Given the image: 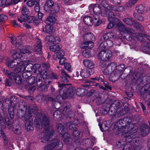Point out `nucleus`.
Here are the masks:
<instances>
[{"label": "nucleus", "instance_id": "f257e3e1", "mask_svg": "<svg viewBox=\"0 0 150 150\" xmlns=\"http://www.w3.org/2000/svg\"><path fill=\"white\" fill-rule=\"evenodd\" d=\"M34 122L37 128L39 129L43 128V131L39 134L38 137L42 142H47L54 133L53 129L50 126V118L45 115L40 114L36 117Z\"/></svg>", "mask_w": 150, "mask_h": 150}, {"label": "nucleus", "instance_id": "f03ea898", "mask_svg": "<svg viewBox=\"0 0 150 150\" xmlns=\"http://www.w3.org/2000/svg\"><path fill=\"white\" fill-rule=\"evenodd\" d=\"M125 67V65L123 64L117 67L115 63L112 62L108 68L103 71V73L105 75L110 74L109 79L112 82H115L119 78L120 74L124 69Z\"/></svg>", "mask_w": 150, "mask_h": 150}, {"label": "nucleus", "instance_id": "7ed1b4c3", "mask_svg": "<svg viewBox=\"0 0 150 150\" xmlns=\"http://www.w3.org/2000/svg\"><path fill=\"white\" fill-rule=\"evenodd\" d=\"M129 119L128 117H125L119 120V123L122 126V129L123 131L122 133L125 137H127V139L129 142L131 137H133L134 134H136L137 132L136 129L134 127L133 124L131 122H128Z\"/></svg>", "mask_w": 150, "mask_h": 150}, {"label": "nucleus", "instance_id": "20e7f679", "mask_svg": "<svg viewBox=\"0 0 150 150\" xmlns=\"http://www.w3.org/2000/svg\"><path fill=\"white\" fill-rule=\"evenodd\" d=\"M129 119L128 117H125L119 120V123L122 126V129L123 131L122 133L125 137H127V139L129 142L131 137H133L134 134H136L137 132L136 129L134 127L133 124L131 122H128Z\"/></svg>", "mask_w": 150, "mask_h": 150}, {"label": "nucleus", "instance_id": "39448f33", "mask_svg": "<svg viewBox=\"0 0 150 150\" xmlns=\"http://www.w3.org/2000/svg\"><path fill=\"white\" fill-rule=\"evenodd\" d=\"M58 86L60 88L59 91V95H58L56 99L58 102H61L63 99H65L69 97L73 98L74 97V89L71 86L67 83H59Z\"/></svg>", "mask_w": 150, "mask_h": 150}, {"label": "nucleus", "instance_id": "423d86ee", "mask_svg": "<svg viewBox=\"0 0 150 150\" xmlns=\"http://www.w3.org/2000/svg\"><path fill=\"white\" fill-rule=\"evenodd\" d=\"M101 6L98 4L91 5L89 9L90 11H93L95 15L100 14L104 17L107 16L110 11V7L106 2V0H98Z\"/></svg>", "mask_w": 150, "mask_h": 150}, {"label": "nucleus", "instance_id": "0eeeda50", "mask_svg": "<svg viewBox=\"0 0 150 150\" xmlns=\"http://www.w3.org/2000/svg\"><path fill=\"white\" fill-rule=\"evenodd\" d=\"M71 105L68 104L63 109L61 108L60 110H57L54 112L53 116L54 119L57 120L61 119H66L69 117L71 118L74 115L73 112L70 109Z\"/></svg>", "mask_w": 150, "mask_h": 150}, {"label": "nucleus", "instance_id": "6e6552de", "mask_svg": "<svg viewBox=\"0 0 150 150\" xmlns=\"http://www.w3.org/2000/svg\"><path fill=\"white\" fill-rule=\"evenodd\" d=\"M36 112V110H34L33 109H31L29 108H27L25 110L23 117L26 121L25 129L28 131L32 130L33 129L32 116Z\"/></svg>", "mask_w": 150, "mask_h": 150}, {"label": "nucleus", "instance_id": "1a4fd4ad", "mask_svg": "<svg viewBox=\"0 0 150 150\" xmlns=\"http://www.w3.org/2000/svg\"><path fill=\"white\" fill-rule=\"evenodd\" d=\"M11 42L14 47H16L18 49L22 54L28 53L30 54L29 49L30 47L29 46H27L26 48H23V45L21 44V36H18L16 39L13 36L11 37Z\"/></svg>", "mask_w": 150, "mask_h": 150}, {"label": "nucleus", "instance_id": "9d476101", "mask_svg": "<svg viewBox=\"0 0 150 150\" xmlns=\"http://www.w3.org/2000/svg\"><path fill=\"white\" fill-rule=\"evenodd\" d=\"M134 134L133 137H131L129 140H132L130 142L128 141V139H127V137H125L127 143L124 146L123 150H140V146L137 145L136 143L139 140V138L137 137Z\"/></svg>", "mask_w": 150, "mask_h": 150}, {"label": "nucleus", "instance_id": "9b49d317", "mask_svg": "<svg viewBox=\"0 0 150 150\" xmlns=\"http://www.w3.org/2000/svg\"><path fill=\"white\" fill-rule=\"evenodd\" d=\"M28 65L30 68H27V71H30L32 70L33 64L30 63L29 60L21 61L20 60V62L18 65V67L15 69L14 71L18 73H21L25 71L26 69V67Z\"/></svg>", "mask_w": 150, "mask_h": 150}, {"label": "nucleus", "instance_id": "f8f14e48", "mask_svg": "<svg viewBox=\"0 0 150 150\" xmlns=\"http://www.w3.org/2000/svg\"><path fill=\"white\" fill-rule=\"evenodd\" d=\"M65 129L63 125L61 123L58 124L57 130L58 133L62 135L61 137L64 138V142L67 144H70V142L72 140L70 135L67 133L65 132Z\"/></svg>", "mask_w": 150, "mask_h": 150}, {"label": "nucleus", "instance_id": "ddd939ff", "mask_svg": "<svg viewBox=\"0 0 150 150\" xmlns=\"http://www.w3.org/2000/svg\"><path fill=\"white\" fill-rule=\"evenodd\" d=\"M14 59L12 60H7L6 65L10 68H13L18 66L20 62V58L22 57V55L18 52H16L13 54Z\"/></svg>", "mask_w": 150, "mask_h": 150}, {"label": "nucleus", "instance_id": "4468645a", "mask_svg": "<svg viewBox=\"0 0 150 150\" xmlns=\"http://www.w3.org/2000/svg\"><path fill=\"white\" fill-rule=\"evenodd\" d=\"M41 76L43 79L47 78V73L45 70H43L42 71H41L40 74H38L37 76L36 83L37 86L38 87V90L40 92L43 91L42 88L45 86L42 85V82Z\"/></svg>", "mask_w": 150, "mask_h": 150}, {"label": "nucleus", "instance_id": "2eb2a0df", "mask_svg": "<svg viewBox=\"0 0 150 150\" xmlns=\"http://www.w3.org/2000/svg\"><path fill=\"white\" fill-rule=\"evenodd\" d=\"M137 38L139 40L142 42L143 41V39L146 38L147 40L150 41V36L146 35L145 34L139 33L137 36ZM142 51L144 53H147L150 55V42L147 44L146 46L143 48Z\"/></svg>", "mask_w": 150, "mask_h": 150}, {"label": "nucleus", "instance_id": "dca6fc26", "mask_svg": "<svg viewBox=\"0 0 150 150\" xmlns=\"http://www.w3.org/2000/svg\"><path fill=\"white\" fill-rule=\"evenodd\" d=\"M107 16L108 17L109 21L110 22L107 27L108 29L111 28L115 24L117 23H120L121 22L118 19L114 18V14L111 11L109 12Z\"/></svg>", "mask_w": 150, "mask_h": 150}, {"label": "nucleus", "instance_id": "f3484780", "mask_svg": "<svg viewBox=\"0 0 150 150\" xmlns=\"http://www.w3.org/2000/svg\"><path fill=\"white\" fill-rule=\"evenodd\" d=\"M59 145L60 150L62 149V144L61 142L58 139H55L52 140L50 143L45 147V149L47 150H50Z\"/></svg>", "mask_w": 150, "mask_h": 150}, {"label": "nucleus", "instance_id": "a211bd4d", "mask_svg": "<svg viewBox=\"0 0 150 150\" xmlns=\"http://www.w3.org/2000/svg\"><path fill=\"white\" fill-rule=\"evenodd\" d=\"M100 42L99 45V47L101 48H104V49H106L111 47L113 45V42L112 40H103L102 41L100 40Z\"/></svg>", "mask_w": 150, "mask_h": 150}, {"label": "nucleus", "instance_id": "6ab92c4d", "mask_svg": "<svg viewBox=\"0 0 150 150\" xmlns=\"http://www.w3.org/2000/svg\"><path fill=\"white\" fill-rule=\"evenodd\" d=\"M45 40L49 45H51V44L54 45L55 44H59L61 41V39L59 37L56 36L53 37L52 36H47Z\"/></svg>", "mask_w": 150, "mask_h": 150}, {"label": "nucleus", "instance_id": "aec40b11", "mask_svg": "<svg viewBox=\"0 0 150 150\" xmlns=\"http://www.w3.org/2000/svg\"><path fill=\"white\" fill-rule=\"evenodd\" d=\"M35 40L37 43L34 45V51L37 54H40L42 53V46L41 40L38 38H36Z\"/></svg>", "mask_w": 150, "mask_h": 150}, {"label": "nucleus", "instance_id": "412c9836", "mask_svg": "<svg viewBox=\"0 0 150 150\" xmlns=\"http://www.w3.org/2000/svg\"><path fill=\"white\" fill-rule=\"evenodd\" d=\"M119 30L121 32L124 33H126L127 34H134L135 33V32L132 29L129 28H126L125 25L122 23H120L118 26Z\"/></svg>", "mask_w": 150, "mask_h": 150}, {"label": "nucleus", "instance_id": "4be33fe9", "mask_svg": "<svg viewBox=\"0 0 150 150\" xmlns=\"http://www.w3.org/2000/svg\"><path fill=\"white\" fill-rule=\"evenodd\" d=\"M73 134L75 137V139H76L75 140V144L77 145L80 146L81 143V140L80 139L81 135L79 132L77 130H74L73 132Z\"/></svg>", "mask_w": 150, "mask_h": 150}, {"label": "nucleus", "instance_id": "5701e85b", "mask_svg": "<svg viewBox=\"0 0 150 150\" xmlns=\"http://www.w3.org/2000/svg\"><path fill=\"white\" fill-rule=\"evenodd\" d=\"M115 34L112 32L107 33L103 35L101 38L100 40L102 41L103 40H112L113 39L116 37Z\"/></svg>", "mask_w": 150, "mask_h": 150}, {"label": "nucleus", "instance_id": "b1692460", "mask_svg": "<svg viewBox=\"0 0 150 150\" xmlns=\"http://www.w3.org/2000/svg\"><path fill=\"white\" fill-rule=\"evenodd\" d=\"M54 4V2L52 0H48L45 4L44 9L46 12H49Z\"/></svg>", "mask_w": 150, "mask_h": 150}, {"label": "nucleus", "instance_id": "393cba45", "mask_svg": "<svg viewBox=\"0 0 150 150\" xmlns=\"http://www.w3.org/2000/svg\"><path fill=\"white\" fill-rule=\"evenodd\" d=\"M120 106V103L118 101H115L110 106L109 111H111L113 113H115L119 108ZM113 114H114V113Z\"/></svg>", "mask_w": 150, "mask_h": 150}, {"label": "nucleus", "instance_id": "a878e982", "mask_svg": "<svg viewBox=\"0 0 150 150\" xmlns=\"http://www.w3.org/2000/svg\"><path fill=\"white\" fill-rule=\"evenodd\" d=\"M4 72L12 81L13 82L15 80L17 76L14 73L11 72L10 71L5 69L4 70Z\"/></svg>", "mask_w": 150, "mask_h": 150}, {"label": "nucleus", "instance_id": "bb28decb", "mask_svg": "<svg viewBox=\"0 0 150 150\" xmlns=\"http://www.w3.org/2000/svg\"><path fill=\"white\" fill-rule=\"evenodd\" d=\"M83 44L84 46H81V48H84L86 49L87 48L88 49H90L92 48L94 45V43L91 41H86L83 42Z\"/></svg>", "mask_w": 150, "mask_h": 150}, {"label": "nucleus", "instance_id": "cd10ccee", "mask_svg": "<svg viewBox=\"0 0 150 150\" xmlns=\"http://www.w3.org/2000/svg\"><path fill=\"white\" fill-rule=\"evenodd\" d=\"M64 55V52L62 49H61L59 51H57L53 55V58L54 59H59L62 57Z\"/></svg>", "mask_w": 150, "mask_h": 150}, {"label": "nucleus", "instance_id": "c85d7f7f", "mask_svg": "<svg viewBox=\"0 0 150 150\" xmlns=\"http://www.w3.org/2000/svg\"><path fill=\"white\" fill-rule=\"evenodd\" d=\"M79 122L78 120H74V123L72 122H69L67 123V125L69 129L71 130H74L75 129V125H77L79 123Z\"/></svg>", "mask_w": 150, "mask_h": 150}, {"label": "nucleus", "instance_id": "c756f323", "mask_svg": "<svg viewBox=\"0 0 150 150\" xmlns=\"http://www.w3.org/2000/svg\"><path fill=\"white\" fill-rule=\"evenodd\" d=\"M83 63L85 67L89 69H92L94 67V64L91 61L88 59L83 60Z\"/></svg>", "mask_w": 150, "mask_h": 150}, {"label": "nucleus", "instance_id": "7c9ffc66", "mask_svg": "<svg viewBox=\"0 0 150 150\" xmlns=\"http://www.w3.org/2000/svg\"><path fill=\"white\" fill-rule=\"evenodd\" d=\"M95 26H98L101 24L102 21L99 18L97 15H93L92 23Z\"/></svg>", "mask_w": 150, "mask_h": 150}, {"label": "nucleus", "instance_id": "2f4dec72", "mask_svg": "<svg viewBox=\"0 0 150 150\" xmlns=\"http://www.w3.org/2000/svg\"><path fill=\"white\" fill-rule=\"evenodd\" d=\"M110 9L115 11L122 12L125 10V8L123 6H112L110 7Z\"/></svg>", "mask_w": 150, "mask_h": 150}, {"label": "nucleus", "instance_id": "473e14b6", "mask_svg": "<svg viewBox=\"0 0 150 150\" xmlns=\"http://www.w3.org/2000/svg\"><path fill=\"white\" fill-rule=\"evenodd\" d=\"M49 47L51 51L56 52L60 50L61 49V47L58 45L51 44V45H50Z\"/></svg>", "mask_w": 150, "mask_h": 150}, {"label": "nucleus", "instance_id": "72a5a7b5", "mask_svg": "<svg viewBox=\"0 0 150 150\" xmlns=\"http://www.w3.org/2000/svg\"><path fill=\"white\" fill-rule=\"evenodd\" d=\"M136 9L138 13L141 14L145 13L146 10L144 6L141 4L137 5L136 7Z\"/></svg>", "mask_w": 150, "mask_h": 150}, {"label": "nucleus", "instance_id": "f704fd0d", "mask_svg": "<svg viewBox=\"0 0 150 150\" xmlns=\"http://www.w3.org/2000/svg\"><path fill=\"white\" fill-rule=\"evenodd\" d=\"M32 71L33 69L34 70V73L35 74H40L41 71V69L40 68V65L39 64H35L33 66V65Z\"/></svg>", "mask_w": 150, "mask_h": 150}, {"label": "nucleus", "instance_id": "c9c22d12", "mask_svg": "<svg viewBox=\"0 0 150 150\" xmlns=\"http://www.w3.org/2000/svg\"><path fill=\"white\" fill-rule=\"evenodd\" d=\"M90 74L89 70L86 69H82L80 72V76L82 77L86 78L90 76Z\"/></svg>", "mask_w": 150, "mask_h": 150}, {"label": "nucleus", "instance_id": "e433bc0d", "mask_svg": "<svg viewBox=\"0 0 150 150\" xmlns=\"http://www.w3.org/2000/svg\"><path fill=\"white\" fill-rule=\"evenodd\" d=\"M43 30L44 32L49 34H51L54 32L53 26L49 24H47L45 26V28H43Z\"/></svg>", "mask_w": 150, "mask_h": 150}, {"label": "nucleus", "instance_id": "4c0bfd02", "mask_svg": "<svg viewBox=\"0 0 150 150\" xmlns=\"http://www.w3.org/2000/svg\"><path fill=\"white\" fill-rule=\"evenodd\" d=\"M147 126L146 125H143L141 128V133L143 136H145L149 133V129Z\"/></svg>", "mask_w": 150, "mask_h": 150}, {"label": "nucleus", "instance_id": "58836bf2", "mask_svg": "<svg viewBox=\"0 0 150 150\" xmlns=\"http://www.w3.org/2000/svg\"><path fill=\"white\" fill-rule=\"evenodd\" d=\"M81 143L82 144L85 146H91L93 145V140L89 139H83Z\"/></svg>", "mask_w": 150, "mask_h": 150}, {"label": "nucleus", "instance_id": "ea45409f", "mask_svg": "<svg viewBox=\"0 0 150 150\" xmlns=\"http://www.w3.org/2000/svg\"><path fill=\"white\" fill-rule=\"evenodd\" d=\"M99 50L101 51L99 52L98 54V58L101 60H105V50L104 48H100L99 47Z\"/></svg>", "mask_w": 150, "mask_h": 150}, {"label": "nucleus", "instance_id": "a19ab883", "mask_svg": "<svg viewBox=\"0 0 150 150\" xmlns=\"http://www.w3.org/2000/svg\"><path fill=\"white\" fill-rule=\"evenodd\" d=\"M84 22L88 25H91L93 24L92 18L89 16H86L83 18Z\"/></svg>", "mask_w": 150, "mask_h": 150}, {"label": "nucleus", "instance_id": "79ce46f5", "mask_svg": "<svg viewBox=\"0 0 150 150\" xmlns=\"http://www.w3.org/2000/svg\"><path fill=\"white\" fill-rule=\"evenodd\" d=\"M59 10V7L58 5L57 4H55L52 8L51 11L49 12L51 14H54L55 13H57Z\"/></svg>", "mask_w": 150, "mask_h": 150}, {"label": "nucleus", "instance_id": "37998d69", "mask_svg": "<svg viewBox=\"0 0 150 150\" xmlns=\"http://www.w3.org/2000/svg\"><path fill=\"white\" fill-rule=\"evenodd\" d=\"M47 99L49 101H51L52 103H54V102H56L55 99L54 98L51 97H48L47 96L43 95L41 99V102L45 101Z\"/></svg>", "mask_w": 150, "mask_h": 150}, {"label": "nucleus", "instance_id": "c03bdc74", "mask_svg": "<svg viewBox=\"0 0 150 150\" xmlns=\"http://www.w3.org/2000/svg\"><path fill=\"white\" fill-rule=\"evenodd\" d=\"M112 56L111 51L109 50H105V60H109L112 57Z\"/></svg>", "mask_w": 150, "mask_h": 150}, {"label": "nucleus", "instance_id": "a18cd8bd", "mask_svg": "<svg viewBox=\"0 0 150 150\" xmlns=\"http://www.w3.org/2000/svg\"><path fill=\"white\" fill-rule=\"evenodd\" d=\"M56 20V18L53 16H50L47 17L46 20V23L47 24L49 23H54Z\"/></svg>", "mask_w": 150, "mask_h": 150}, {"label": "nucleus", "instance_id": "49530a36", "mask_svg": "<svg viewBox=\"0 0 150 150\" xmlns=\"http://www.w3.org/2000/svg\"><path fill=\"white\" fill-rule=\"evenodd\" d=\"M8 114L11 119H13L14 116V108L13 106L10 105L8 109Z\"/></svg>", "mask_w": 150, "mask_h": 150}, {"label": "nucleus", "instance_id": "de8ad7c7", "mask_svg": "<svg viewBox=\"0 0 150 150\" xmlns=\"http://www.w3.org/2000/svg\"><path fill=\"white\" fill-rule=\"evenodd\" d=\"M134 24L133 26L138 30L142 31L143 30L144 27L139 23H137L136 21H134Z\"/></svg>", "mask_w": 150, "mask_h": 150}, {"label": "nucleus", "instance_id": "09e8293b", "mask_svg": "<svg viewBox=\"0 0 150 150\" xmlns=\"http://www.w3.org/2000/svg\"><path fill=\"white\" fill-rule=\"evenodd\" d=\"M28 84V86L33 85L35 83V77H32L26 79Z\"/></svg>", "mask_w": 150, "mask_h": 150}, {"label": "nucleus", "instance_id": "8fccbe9b", "mask_svg": "<svg viewBox=\"0 0 150 150\" xmlns=\"http://www.w3.org/2000/svg\"><path fill=\"white\" fill-rule=\"evenodd\" d=\"M101 61L100 65L102 67L104 68L105 67V69H104V71L107 68H108L109 65H110L111 63H109L108 61L103 60Z\"/></svg>", "mask_w": 150, "mask_h": 150}, {"label": "nucleus", "instance_id": "3c124183", "mask_svg": "<svg viewBox=\"0 0 150 150\" xmlns=\"http://www.w3.org/2000/svg\"><path fill=\"white\" fill-rule=\"evenodd\" d=\"M28 18V16L27 15L25 14H22L20 18H18V21L21 23L23 21H27Z\"/></svg>", "mask_w": 150, "mask_h": 150}, {"label": "nucleus", "instance_id": "603ef678", "mask_svg": "<svg viewBox=\"0 0 150 150\" xmlns=\"http://www.w3.org/2000/svg\"><path fill=\"white\" fill-rule=\"evenodd\" d=\"M13 130L14 133L16 134H19L21 133V127L19 125L14 126L13 128Z\"/></svg>", "mask_w": 150, "mask_h": 150}, {"label": "nucleus", "instance_id": "864d4df0", "mask_svg": "<svg viewBox=\"0 0 150 150\" xmlns=\"http://www.w3.org/2000/svg\"><path fill=\"white\" fill-rule=\"evenodd\" d=\"M84 92V89L81 88H77L76 90V94L79 96H81L83 95Z\"/></svg>", "mask_w": 150, "mask_h": 150}, {"label": "nucleus", "instance_id": "5fc2aeb1", "mask_svg": "<svg viewBox=\"0 0 150 150\" xmlns=\"http://www.w3.org/2000/svg\"><path fill=\"white\" fill-rule=\"evenodd\" d=\"M21 13L23 14H25L28 15L30 13L29 9L27 6H23L21 10Z\"/></svg>", "mask_w": 150, "mask_h": 150}, {"label": "nucleus", "instance_id": "6e6d98bb", "mask_svg": "<svg viewBox=\"0 0 150 150\" xmlns=\"http://www.w3.org/2000/svg\"><path fill=\"white\" fill-rule=\"evenodd\" d=\"M82 54L83 55L86 57L89 58L91 56V53L90 51L88 50H86L83 51Z\"/></svg>", "mask_w": 150, "mask_h": 150}, {"label": "nucleus", "instance_id": "4d7b16f0", "mask_svg": "<svg viewBox=\"0 0 150 150\" xmlns=\"http://www.w3.org/2000/svg\"><path fill=\"white\" fill-rule=\"evenodd\" d=\"M15 82L16 83L18 84H20L22 82V78L21 76L20 75L18 74V75L17 74V76L15 80L13 82Z\"/></svg>", "mask_w": 150, "mask_h": 150}, {"label": "nucleus", "instance_id": "13d9d810", "mask_svg": "<svg viewBox=\"0 0 150 150\" xmlns=\"http://www.w3.org/2000/svg\"><path fill=\"white\" fill-rule=\"evenodd\" d=\"M134 17L137 19L141 21H143L144 20V18L143 17L140 15H138L135 13L133 14Z\"/></svg>", "mask_w": 150, "mask_h": 150}, {"label": "nucleus", "instance_id": "bf43d9fd", "mask_svg": "<svg viewBox=\"0 0 150 150\" xmlns=\"http://www.w3.org/2000/svg\"><path fill=\"white\" fill-rule=\"evenodd\" d=\"M138 0H129L128 3H127V7H130L138 1Z\"/></svg>", "mask_w": 150, "mask_h": 150}, {"label": "nucleus", "instance_id": "052dcab7", "mask_svg": "<svg viewBox=\"0 0 150 150\" xmlns=\"http://www.w3.org/2000/svg\"><path fill=\"white\" fill-rule=\"evenodd\" d=\"M123 21L126 24L129 25H131L133 23L132 21L129 18H126L123 19Z\"/></svg>", "mask_w": 150, "mask_h": 150}, {"label": "nucleus", "instance_id": "680f3d73", "mask_svg": "<svg viewBox=\"0 0 150 150\" xmlns=\"http://www.w3.org/2000/svg\"><path fill=\"white\" fill-rule=\"evenodd\" d=\"M35 11L38 12L39 11V0H35Z\"/></svg>", "mask_w": 150, "mask_h": 150}, {"label": "nucleus", "instance_id": "e2e57ef3", "mask_svg": "<svg viewBox=\"0 0 150 150\" xmlns=\"http://www.w3.org/2000/svg\"><path fill=\"white\" fill-rule=\"evenodd\" d=\"M64 67L65 69L68 71L69 72H71V66L69 63H65L64 64Z\"/></svg>", "mask_w": 150, "mask_h": 150}, {"label": "nucleus", "instance_id": "0e129e2a", "mask_svg": "<svg viewBox=\"0 0 150 150\" xmlns=\"http://www.w3.org/2000/svg\"><path fill=\"white\" fill-rule=\"evenodd\" d=\"M28 86L29 87L28 91L30 93H32L34 92L36 88L35 86L33 85H30Z\"/></svg>", "mask_w": 150, "mask_h": 150}, {"label": "nucleus", "instance_id": "69168bd1", "mask_svg": "<svg viewBox=\"0 0 150 150\" xmlns=\"http://www.w3.org/2000/svg\"><path fill=\"white\" fill-rule=\"evenodd\" d=\"M127 113V111L125 109H122L117 114L118 117H120L123 116Z\"/></svg>", "mask_w": 150, "mask_h": 150}, {"label": "nucleus", "instance_id": "338daca9", "mask_svg": "<svg viewBox=\"0 0 150 150\" xmlns=\"http://www.w3.org/2000/svg\"><path fill=\"white\" fill-rule=\"evenodd\" d=\"M35 4V0H30L27 2V5L29 7H32Z\"/></svg>", "mask_w": 150, "mask_h": 150}, {"label": "nucleus", "instance_id": "774afa93", "mask_svg": "<svg viewBox=\"0 0 150 150\" xmlns=\"http://www.w3.org/2000/svg\"><path fill=\"white\" fill-rule=\"evenodd\" d=\"M93 36L92 34L91 33H86L83 36L84 39L89 40L90 39V37Z\"/></svg>", "mask_w": 150, "mask_h": 150}]
</instances>
